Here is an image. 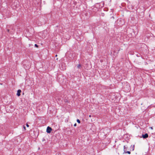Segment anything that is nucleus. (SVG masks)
Segmentation results:
<instances>
[{
	"mask_svg": "<svg viewBox=\"0 0 155 155\" xmlns=\"http://www.w3.org/2000/svg\"><path fill=\"white\" fill-rule=\"evenodd\" d=\"M77 122H78V119L76 120Z\"/></svg>",
	"mask_w": 155,
	"mask_h": 155,
	"instance_id": "dca6fc26",
	"label": "nucleus"
},
{
	"mask_svg": "<svg viewBox=\"0 0 155 155\" xmlns=\"http://www.w3.org/2000/svg\"><path fill=\"white\" fill-rule=\"evenodd\" d=\"M134 146H133V149H132V150H134Z\"/></svg>",
	"mask_w": 155,
	"mask_h": 155,
	"instance_id": "9d476101",
	"label": "nucleus"
},
{
	"mask_svg": "<svg viewBox=\"0 0 155 155\" xmlns=\"http://www.w3.org/2000/svg\"><path fill=\"white\" fill-rule=\"evenodd\" d=\"M142 137L143 138L146 139L148 137V135L147 133H146L144 134H142Z\"/></svg>",
	"mask_w": 155,
	"mask_h": 155,
	"instance_id": "f03ea898",
	"label": "nucleus"
},
{
	"mask_svg": "<svg viewBox=\"0 0 155 155\" xmlns=\"http://www.w3.org/2000/svg\"><path fill=\"white\" fill-rule=\"evenodd\" d=\"M127 147H126V146L125 145L124 146V150H125L127 149Z\"/></svg>",
	"mask_w": 155,
	"mask_h": 155,
	"instance_id": "39448f33",
	"label": "nucleus"
},
{
	"mask_svg": "<svg viewBox=\"0 0 155 155\" xmlns=\"http://www.w3.org/2000/svg\"><path fill=\"white\" fill-rule=\"evenodd\" d=\"M51 130H52V129L51 127H50L49 126L47 127V130H46V132L47 133H50Z\"/></svg>",
	"mask_w": 155,
	"mask_h": 155,
	"instance_id": "f257e3e1",
	"label": "nucleus"
},
{
	"mask_svg": "<svg viewBox=\"0 0 155 155\" xmlns=\"http://www.w3.org/2000/svg\"><path fill=\"white\" fill-rule=\"evenodd\" d=\"M80 122H81L80 121L79 119H78V123H79V124L80 123Z\"/></svg>",
	"mask_w": 155,
	"mask_h": 155,
	"instance_id": "6e6552de",
	"label": "nucleus"
},
{
	"mask_svg": "<svg viewBox=\"0 0 155 155\" xmlns=\"http://www.w3.org/2000/svg\"><path fill=\"white\" fill-rule=\"evenodd\" d=\"M81 66V65L80 64H78V68H79Z\"/></svg>",
	"mask_w": 155,
	"mask_h": 155,
	"instance_id": "0eeeda50",
	"label": "nucleus"
},
{
	"mask_svg": "<svg viewBox=\"0 0 155 155\" xmlns=\"http://www.w3.org/2000/svg\"><path fill=\"white\" fill-rule=\"evenodd\" d=\"M124 153H127L129 154H130V152L129 151H126V150H124Z\"/></svg>",
	"mask_w": 155,
	"mask_h": 155,
	"instance_id": "20e7f679",
	"label": "nucleus"
},
{
	"mask_svg": "<svg viewBox=\"0 0 155 155\" xmlns=\"http://www.w3.org/2000/svg\"><path fill=\"white\" fill-rule=\"evenodd\" d=\"M56 155H62L61 153H59L57 154H56Z\"/></svg>",
	"mask_w": 155,
	"mask_h": 155,
	"instance_id": "1a4fd4ad",
	"label": "nucleus"
},
{
	"mask_svg": "<svg viewBox=\"0 0 155 155\" xmlns=\"http://www.w3.org/2000/svg\"><path fill=\"white\" fill-rule=\"evenodd\" d=\"M35 46L36 47L38 48V45L36 44H35Z\"/></svg>",
	"mask_w": 155,
	"mask_h": 155,
	"instance_id": "423d86ee",
	"label": "nucleus"
},
{
	"mask_svg": "<svg viewBox=\"0 0 155 155\" xmlns=\"http://www.w3.org/2000/svg\"><path fill=\"white\" fill-rule=\"evenodd\" d=\"M151 129H153V128H152V127H151Z\"/></svg>",
	"mask_w": 155,
	"mask_h": 155,
	"instance_id": "2eb2a0df",
	"label": "nucleus"
},
{
	"mask_svg": "<svg viewBox=\"0 0 155 155\" xmlns=\"http://www.w3.org/2000/svg\"><path fill=\"white\" fill-rule=\"evenodd\" d=\"M21 92V90H18L17 95L18 96H19L20 95V93Z\"/></svg>",
	"mask_w": 155,
	"mask_h": 155,
	"instance_id": "7ed1b4c3",
	"label": "nucleus"
},
{
	"mask_svg": "<svg viewBox=\"0 0 155 155\" xmlns=\"http://www.w3.org/2000/svg\"><path fill=\"white\" fill-rule=\"evenodd\" d=\"M26 126L28 127L29 126V125L28 124H26Z\"/></svg>",
	"mask_w": 155,
	"mask_h": 155,
	"instance_id": "f8f14e48",
	"label": "nucleus"
},
{
	"mask_svg": "<svg viewBox=\"0 0 155 155\" xmlns=\"http://www.w3.org/2000/svg\"><path fill=\"white\" fill-rule=\"evenodd\" d=\"M24 128L25 130L26 129V127L25 126H24Z\"/></svg>",
	"mask_w": 155,
	"mask_h": 155,
	"instance_id": "ddd939ff",
	"label": "nucleus"
},
{
	"mask_svg": "<svg viewBox=\"0 0 155 155\" xmlns=\"http://www.w3.org/2000/svg\"><path fill=\"white\" fill-rule=\"evenodd\" d=\"M77 126V124L76 123L74 125V126Z\"/></svg>",
	"mask_w": 155,
	"mask_h": 155,
	"instance_id": "9b49d317",
	"label": "nucleus"
},
{
	"mask_svg": "<svg viewBox=\"0 0 155 155\" xmlns=\"http://www.w3.org/2000/svg\"><path fill=\"white\" fill-rule=\"evenodd\" d=\"M7 31H8V32H9V29H7Z\"/></svg>",
	"mask_w": 155,
	"mask_h": 155,
	"instance_id": "4468645a",
	"label": "nucleus"
}]
</instances>
